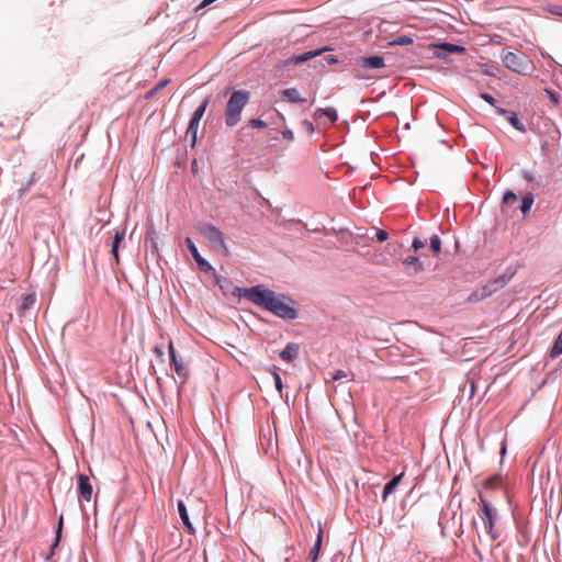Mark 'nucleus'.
<instances>
[{
  "label": "nucleus",
  "mask_w": 562,
  "mask_h": 562,
  "mask_svg": "<svg viewBox=\"0 0 562 562\" xmlns=\"http://www.w3.org/2000/svg\"><path fill=\"white\" fill-rule=\"evenodd\" d=\"M359 65L364 69H380L385 66V60L382 55H369L361 57Z\"/></svg>",
  "instance_id": "nucleus-12"
},
{
  "label": "nucleus",
  "mask_w": 562,
  "mask_h": 562,
  "mask_svg": "<svg viewBox=\"0 0 562 562\" xmlns=\"http://www.w3.org/2000/svg\"><path fill=\"white\" fill-rule=\"evenodd\" d=\"M533 202H535L533 194L530 192L526 193L521 198L520 205H519V210L521 211V213L527 214L531 210Z\"/></svg>",
  "instance_id": "nucleus-25"
},
{
  "label": "nucleus",
  "mask_w": 562,
  "mask_h": 562,
  "mask_svg": "<svg viewBox=\"0 0 562 562\" xmlns=\"http://www.w3.org/2000/svg\"><path fill=\"white\" fill-rule=\"evenodd\" d=\"M200 122V120H194L193 117H190L189 120V124L186 131V138L190 142L191 148H194L196 145Z\"/></svg>",
  "instance_id": "nucleus-16"
},
{
  "label": "nucleus",
  "mask_w": 562,
  "mask_h": 562,
  "mask_svg": "<svg viewBox=\"0 0 562 562\" xmlns=\"http://www.w3.org/2000/svg\"><path fill=\"white\" fill-rule=\"evenodd\" d=\"M271 373L273 376L276 390L280 393V396H282L283 383H282L281 375L278 372V369L276 367H272Z\"/></svg>",
  "instance_id": "nucleus-30"
},
{
  "label": "nucleus",
  "mask_w": 562,
  "mask_h": 562,
  "mask_svg": "<svg viewBox=\"0 0 562 562\" xmlns=\"http://www.w3.org/2000/svg\"><path fill=\"white\" fill-rule=\"evenodd\" d=\"M184 244H186L188 251L194 259L199 270L204 273L215 274L214 267L204 257L201 256V254L199 252V249H198L196 245L194 244V241L192 240V238L186 237Z\"/></svg>",
  "instance_id": "nucleus-6"
},
{
  "label": "nucleus",
  "mask_w": 562,
  "mask_h": 562,
  "mask_svg": "<svg viewBox=\"0 0 562 562\" xmlns=\"http://www.w3.org/2000/svg\"><path fill=\"white\" fill-rule=\"evenodd\" d=\"M60 539H61V535L55 533V538L49 547V553L46 557V562L50 561L52 557L55 553V549L59 546Z\"/></svg>",
  "instance_id": "nucleus-35"
},
{
  "label": "nucleus",
  "mask_w": 562,
  "mask_h": 562,
  "mask_svg": "<svg viewBox=\"0 0 562 562\" xmlns=\"http://www.w3.org/2000/svg\"><path fill=\"white\" fill-rule=\"evenodd\" d=\"M267 122L261 119H251L248 123L241 127V132L246 133L247 130L250 128H266Z\"/></svg>",
  "instance_id": "nucleus-28"
},
{
  "label": "nucleus",
  "mask_w": 562,
  "mask_h": 562,
  "mask_svg": "<svg viewBox=\"0 0 562 562\" xmlns=\"http://www.w3.org/2000/svg\"><path fill=\"white\" fill-rule=\"evenodd\" d=\"M347 376H348V373H347V371H344V370H335L334 372L330 373V379L333 381H339Z\"/></svg>",
  "instance_id": "nucleus-38"
},
{
  "label": "nucleus",
  "mask_w": 562,
  "mask_h": 562,
  "mask_svg": "<svg viewBox=\"0 0 562 562\" xmlns=\"http://www.w3.org/2000/svg\"><path fill=\"white\" fill-rule=\"evenodd\" d=\"M375 238L379 243H384L389 238V234L386 231L383 229H376L375 232Z\"/></svg>",
  "instance_id": "nucleus-41"
},
{
  "label": "nucleus",
  "mask_w": 562,
  "mask_h": 562,
  "mask_svg": "<svg viewBox=\"0 0 562 562\" xmlns=\"http://www.w3.org/2000/svg\"><path fill=\"white\" fill-rule=\"evenodd\" d=\"M502 63L503 65L513 72L518 75L528 76L533 71V63L522 52H505L502 53Z\"/></svg>",
  "instance_id": "nucleus-3"
},
{
  "label": "nucleus",
  "mask_w": 562,
  "mask_h": 562,
  "mask_svg": "<svg viewBox=\"0 0 562 562\" xmlns=\"http://www.w3.org/2000/svg\"><path fill=\"white\" fill-rule=\"evenodd\" d=\"M157 239H158V232L156 231L154 225H150L146 232L145 244L148 245V243H150L151 249H156L157 248V243H156Z\"/></svg>",
  "instance_id": "nucleus-27"
},
{
  "label": "nucleus",
  "mask_w": 562,
  "mask_h": 562,
  "mask_svg": "<svg viewBox=\"0 0 562 562\" xmlns=\"http://www.w3.org/2000/svg\"><path fill=\"white\" fill-rule=\"evenodd\" d=\"M303 126L308 134H313L315 132V125L308 120L303 121Z\"/></svg>",
  "instance_id": "nucleus-43"
},
{
  "label": "nucleus",
  "mask_w": 562,
  "mask_h": 562,
  "mask_svg": "<svg viewBox=\"0 0 562 562\" xmlns=\"http://www.w3.org/2000/svg\"><path fill=\"white\" fill-rule=\"evenodd\" d=\"M40 180V176L36 172H32L29 180L18 190V199H21L31 187Z\"/></svg>",
  "instance_id": "nucleus-24"
},
{
  "label": "nucleus",
  "mask_w": 562,
  "mask_h": 562,
  "mask_svg": "<svg viewBox=\"0 0 562 562\" xmlns=\"http://www.w3.org/2000/svg\"><path fill=\"white\" fill-rule=\"evenodd\" d=\"M484 74H486V75H492V72H491V68H487V69L485 68V69H484Z\"/></svg>",
  "instance_id": "nucleus-54"
},
{
  "label": "nucleus",
  "mask_w": 562,
  "mask_h": 562,
  "mask_svg": "<svg viewBox=\"0 0 562 562\" xmlns=\"http://www.w3.org/2000/svg\"><path fill=\"white\" fill-rule=\"evenodd\" d=\"M414 42V38L412 35H406V34H403V35H400L397 37H395L393 41H392V44L393 45H400V46H403V45H409Z\"/></svg>",
  "instance_id": "nucleus-32"
},
{
  "label": "nucleus",
  "mask_w": 562,
  "mask_h": 562,
  "mask_svg": "<svg viewBox=\"0 0 562 562\" xmlns=\"http://www.w3.org/2000/svg\"><path fill=\"white\" fill-rule=\"evenodd\" d=\"M215 284L218 285L221 290H227L229 285H232V281L228 278L221 277L218 274H213Z\"/></svg>",
  "instance_id": "nucleus-33"
},
{
  "label": "nucleus",
  "mask_w": 562,
  "mask_h": 562,
  "mask_svg": "<svg viewBox=\"0 0 562 562\" xmlns=\"http://www.w3.org/2000/svg\"><path fill=\"white\" fill-rule=\"evenodd\" d=\"M171 366L175 368L176 373L183 379L188 378L189 371L183 366L182 360L178 357L172 341L168 345Z\"/></svg>",
  "instance_id": "nucleus-10"
},
{
  "label": "nucleus",
  "mask_w": 562,
  "mask_h": 562,
  "mask_svg": "<svg viewBox=\"0 0 562 562\" xmlns=\"http://www.w3.org/2000/svg\"><path fill=\"white\" fill-rule=\"evenodd\" d=\"M282 136L288 139V140H293L294 139V133L292 130L290 128H285L284 131H282Z\"/></svg>",
  "instance_id": "nucleus-46"
},
{
  "label": "nucleus",
  "mask_w": 562,
  "mask_h": 562,
  "mask_svg": "<svg viewBox=\"0 0 562 562\" xmlns=\"http://www.w3.org/2000/svg\"><path fill=\"white\" fill-rule=\"evenodd\" d=\"M280 97L283 101L289 103H303L306 102L305 98H302L299 90L295 88H288L280 92Z\"/></svg>",
  "instance_id": "nucleus-18"
},
{
  "label": "nucleus",
  "mask_w": 562,
  "mask_h": 562,
  "mask_svg": "<svg viewBox=\"0 0 562 562\" xmlns=\"http://www.w3.org/2000/svg\"><path fill=\"white\" fill-rule=\"evenodd\" d=\"M177 509H178V513H179V516H180V519H181L184 530L189 535H193L195 532V529H194L192 522L190 521L187 506L182 499L177 501Z\"/></svg>",
  "instance_id": "nucleus-13"
},
{
  "label": "nucleus",
  "mask_w": 562,
  "mask_h": 562,
  "mask_svg": "<svg viewBox=\"0 0 562 562\" xmlns=\"http://www.w3.org/2000/svg\"><path fill=\"white\" fill-rule=\"evenodd\" d=\"M322 544H323V529L319 526L318 533L316 536L314 546L312 547V549L310 551V554H308V558H307V560L310 562H317L318 561V555H319V552H321V549H322Z\"/></svg>",
  "instance_id": "nucleus-19"
},
{
  "label": "nucleus",
  "mask_w": 562,
  "mask_h": 562,
  "mask_svg": "<svg viewBox=\"0 0 562 562\" xmlns=\"http://www.w3.org/2000/svg\"><path fill=\"white\" fill-rule=\"evenodd\" d=\"M494 111L497 115H501V116H505L506 113L509 111V110H506L504 108H501V106H494Z\"/></svg>",
  "instance_id": "nucleus-50"
},
{
  "label": "nucleus",
  "mask_w": 562,
  "mask_h": 562,
  "mask_svg": "<svg viewBox=\"0 0 562 562\" xmlns=\"http://www.w3.org/2000/svg\"><path fill=\"white\" fill-rule=\"evenodd\" d=\"M327 49H328L327 47H324L321 49L308 50L301 55L291 56V57L286 58L285 60H283V65L289 66V65H299V64L305 63V61L321 55L323 52H325Z\"/></svg>",
  "instance_id": "nucleus-11"
},
{
  "label": "nucleus",
  "mask_w": 562,
  "mask_h": 562,
  "mask_svg": "<svg viewBox=\"0 0 562 562\" xmlns=\"http://www.w3.org/2000/svg\"><path fill=\"white\" fill-rule=\"evenodd\" d=\"M36 302V295L34 293L24 294L21 299V304L19 310L21 312H26L34 306Z\"/></svg>",
  "instance_id": "nucleus-23"
},
{
  "label": "nucleus",
  "mask_w": 562,
  "mask_h": 562,
  "mask_svg": "<svg viewBox=\"0 0 562 562\" xmlns=\"http://www.w3.org/2000/svg\"><path fill=\"white\" fill-rule=\"evenodd\" d=\"M60 539H61V535L55 533V538L49 547V553L46 557V562L50 561L52 557L55 553V549L59 546Z\"/></svg>",
  "instance_id": "nucleus-34"
},
{
  "label": "nucleus",
  "mask_w": 562,
  "mask_h": 562,
  "mask_svg": "<svg viewBox=\"0 0 562 562\" xmlns=\"http://www.w3.org/2000/svg\"><path fill=\"white\" fill-rule=\"evenodd\" d=\"M477 513L480 515V518L484 525V528L486 530V533L491 538L492 541L496 540L498 538L497 532L495 531V524L498 519V513L496 508L492 506L490 502H487L484 498L480 499V505Z\"/></svg>",
  "instance_id": "nucleus-5"
},
{
  "label": "nucleus",
  "mask_w": 562,
  "mask_h": 562,
  "mask_svg": "<svg viewBox=\"0 0 562 562\" xmlns=\"http://www.w3.org/2000/svg\"><path fill=\"white\" fill-rule=\"evenodd\" d=\"M547 146H548V143L546 142V143L541 146V149H542V150L547 149Z\"/></svg>",
  "instance_id": "nucleus-55"
},
{
  "label": "nucleus",
  "mask_w": 562,
  "mask_h": 562,
  "mask_svg": "<svg viewBox=\"0 0 562 562\" xmlns=\"http://www.w3.org/2000/svg\"><path fill=\"white\" fill-rule=\"evenodd\" d=\"M169 79H162L157 82L149 91L146 93V99H151L159 90L165 88L169 83Z\"/></svg>",
  "instance_id": "nucleus-29"
},
{
  "label": "nucleus",
  "mask_w": 562,
  "mask_h": 562,
  "mask_svg": "<svg viewBox=\"0 0 562 562\" xmlns=\"http://www.w3.org/2000/svg\"><path fill=\"white\" fill-rule=\"evenodd\" d=\"M550 12L554 15H558V16H561L562 18V5H552L550 8Z\"/></svg>",
  "instance_id": "nucleus-48"
},
{
  "label": "nucleus",
  "mask_w": 562,
  "mask_h": 562,
  "mask_svg": "<svg viewBox=\"0 0 562 562\" xmlns=\"http://www.w3.org/2000/svg\"><path fill=\"white\" fill-rule=\"evenodd\" d=\"M484 297H481V292H474L470 295L469 300L471 302H477V301H481L483 300Z\"/></svg>",
  "instance_id": "nucleus-49"
},
{
  "label": "nucleus",
  "mask_w": 562,
  "mask_h": 562,
  "mask_svg": "<svg viewBox=\"0 0 562 562\" xmlns=\"http://www.w3.org/2000/svg\"><path fill=\"white\" fill-rule=\"evenodd\" d=\"M404 477V472L394 475L385 485L382 493V501L386 502L387 497L397 488Z\"/></svg>",
  "instance_id": "nucleus-17"
},
{
  "label": "nucleus",
  "mask_w": 562,
  "mask_h": 562,
  "mask_svg": "<svg viewBox=\"0 0 562 562\" xmlns=\"http://www.w3.org/2000/svg\"><path fill=\"white\" fill-rule=\"evenodd\" d=\"M484 74H486V75H492V72H491V68H487V69L485 68V69H484Z\"/></svg>",
  "instance_id": "nucleus-53"
},
{
  "label": "nucleus",
  "mask_w": 562,
  "mask_h": 562,
  "mask_svg": "<svg viewBox=\"0 0 562 562\" xmlns=\"http://www.w3.org/2000/svg\"><path fill=\"white\" fill-rule=\"evenodd\" d=\"M425 247V243L418 238V237H415L412 241V248L415 250V251H418L419 249L424 248Z\"/></svg>",
  "instance_id": "nucleus-42"
},
{
  "label": "nucleus",
  "mask_w": 562,
  "mask_h": 562,
  "mask_svg": "<svg viewBox=\"0 0 562 562\" xmlns=\"http://www.w3.org/2000/svg\"><path fill=\"white\" fill-rule=\"evenodd\" d=\"M210 101H211V95H207L206 98H204V100L199 104V106L194 110V112L192 113L191 117H193L194 120H202V117L204 116L205 114V111L210 104Z\"/></svg>",
  "instance_id": "nucleus-26"
},
{
  "label": "nucleus",
  "mask_w": 562,
  "mask_h": 562,
  "mask_svg": "<svg viewBox=\"0 0 562 562\" xmlns=\"http://www.w3.org/2000/svg\"><path fill=\"white\" fill-rule=\"evenodd\" d=\"M338 63V57L336 55H333V54H328V55H325L323 56V58L321 59V64L322 66H325V65H334Z\"/></svg>",
  "instance_id": "nucleus-36"
},
{
  "label": "nucleus",
  "mask_w": 562,
  "mask_h": 562,
  "mask_svg": "<svg viewBox=\"0 0 562 562\" xmlns=\"http://www.w3.org/2000/svg\"><path fill=\"white\" fill-rule=\"evenodd\" d=\"M63 526H64V516L60 515L56 525L55 533L61 535L63 533Z\"/></svg>",
  "instance_id": "nucleus-45"
},
{
  "label": "nucleus",
  "mask_w": 562,
  "mask_h": 562,
  "mask_svg": "<svg viewBox=\"0 0 562 562\" xmlns=\"http://www.w3.org/2000/svg\"><path fill=\"white\" fill-rule=\"evenodd\" d=\"M521 177L527 181V182H532L535 180V175L533 172L529 171V170H521Z\"/></svg>",
  "instance_id": "nucleus-44"
},
{
  "label": "nucleus",
  "mask_w": 562,
  "mask_h": 562,
  "mask_svg": "<svg viewBox=\"0 0 562 562\" xmlns=\"http://www.w3.org/2000/svg\"><path fill=\"white\" fill-rule=\"evenodd\" d=\"M408 274H417L424 270V262L417 256H408L402 261Z\"/></svg>",
  "instance_id": "nucleus-14"
},
{
  "label": "nucleus",
  "mask_w": 562,
  "mask_h": 562,
  "mask_svg": "<svg viewBox=\"0 0 562 562\" xmlns=\"http://www.w3.org/2000/svg\"><path fill=\"white\" fill-rule=\"evenodd\" d=\"M313 117L317 121L326 117L330 124H335L338 120V113L335 108H318L313 113Z\"/></svg>",
  "instance_id": "nucleus-15"
},
{
  "label": "nucleus",
  "mask_w": 562,
  "mask_h": 562,
  "mask_svg": "<svg viewBox=\"0 0 562 562\" xmlns=\"http://www.w3.org/2000/svg\"><path fill=\"white\" fill-rule=\"evenodd\" d=\"M198 231L201 236H203L210 243L214 250L218 251L225 257L229 255V249L225 241L224 234L220 228L211 223L203 222L199 224Z\"/></svg>",
  "instance_id": "nucleus-4"
},
{
  "label": "nucleus",
  "mask_w": 562,
  "mask_h": 562,
  "mask_svg": "<svg viewBox=\"0 0 562 562\" xmlns=\"http://www.w3.org/2000/svg\"><path fill=\"white\" fill-rule=\"evenodd\" d=\"M153 352L160 359L164 360L165 352L160 346H155Z\"/></svg>",
  "instance_id": "nucleus-47"
},
{
  "label": "nucleus",
  "mask_w": 562,
  "mask_h": 562,
  "mask_svg": "<svg viewBox=\"0 0 562 562\" xmlns=\"http://www.w3.org/2000/svg\"><path fill=\"white\" fill-rule=\"evenodd\" d=\"M517 200V195L514 191L512 190H507L505 191L504 195H503V203H509L512 201H516Z\"/></svg>",
  "instance_id": "nucleus-39"
},
{
  "label": "nucleus",
  "mask_w": 562,
  "mask_h": 562,
  "mask_svg": "<svg viewBox=\"0 0 562 562\" xmlns=\"http://www.w3.org/2000/svg\"><path fill=\"white\" fill-rule=\"evenodd\" d=\"M234 295L244 297L272 315L281 319H296L299 316L296 302L285 293H277L263 284H256L249 288L235 286Z\"/></svg>",
  "instance_id": "nucleus-1"
},
{
  "label": "nucleus",
  "mask_w": 562,
  "mask_h": 562,
  "mask_svg": "<svg viewBox=\"0 0 562 562\" xmlns=\"http://www.w3.org/2000/svg\"><path fill=\"white\" fill-rule=\"evenodd\" d=\"M125 232L124 231H116L113 236V241L111 245V254L116 262H119V249L121 243L124 240Z\"/></svg>",
  "instance_id": "nucleus-21"
},
{
  "label": "nucleus",
  "mask_w": 562,
  "mask_h": 562,
  "mask_svg": "<svg viewBox=\"0 0 562 562\" xmlns=\"http://www.w3.org/2000/svg\"><path fill=\"white\" fill-rule=\"evenodd\" d=\"M504 117L515 130L526 132V126L516 112L509 110Z\"/></svg>",
  "instance_id": "nucleus-22"
},
{
  "label": "nucleus",
  "mask_w": 562,
  "mask_h": 562,
  "mask_svg": "<svg viewBox=\"0 0 562 562\" xmlns=\"http://www.w3.org/2000/svg\"><path fill=\"white\" fill-rule=\"evenodd\" d=\"M499 454H501V458H502V459H503V458H504V456L506 454V443H505V442H502V445H501Z\"/></svg>",
  "instance_id": "nucleus-52"
},
{
  "label": "nucleus",
  "mask_w": 562,
  "mask_h": 562,
  "mask_svg": "<svg viewBox=\"0 0 562 562\" xmlns=\"http://www.w3.org/2000/svg\"><path fill=\"white\" fill-rule=\"evenodd\" d=\"M512 276H509L508 278L506 277L505 273L498 276L497 278L491 280L487 282V284H485L482 290H481V297H487L490 295H492L494 292H496L497 290L504 288L507 282L510 280Z\"/></svg>",
  "instance_id": "nucleus-9"
},
{
  "label": "nucleus",
  "mask_w": 562,
  "mask_h": 562,
  "mask_svg": "<svg viewBox=\"0 0 562 562\" xmlns=\"http://www.w3.org/2000/svg\"><path fill=\"white\" fill-rule=\"evenodd\" d=\"M475 393V382L473 380L470 381V391H469V397L471 398Z\"/></svg>",
  "instance_id": "nucleus-51"
},
{
  "label": "nucleus",
  "mask_w": 562,
  "mask_h": 562,
  "mask_svg": "<svg viewBox=\"0 0 562 562\" xmlns=\"http://www.w3.org/2000/svg\"><path fill=\"white\" fill-rule=\"evenodd\" d=\"M299 349L300 347L297 344L289 342L279 356L281 360L292 362L297 357Z\"/></svg>",
  "instance_id": "nucleus-20"
},
{
  "label": "nucleus",
  "mask_w": 562,
  "mask_h": 562,
  "mask_svg": "<svg viewBox=\"0 0 562 562\" xmlns=\"http://www.w3.org/2000/svg\"><path fill=\"white\" fill-rule=\"evenodd\" d=\"M250 100L248 90L238 89L229 93L224 111V122L228 127L236 126L241 120V112Z\"/></svg>",
  "instance_id": "nucleus-2"
},
{
  "label": "nucleus",
  "mask_w": 562,
  "mask_h": 562,
  "mask_svg": "<svg viewBox=\"0 0 562 562\" xmlns=\"http://www.w3.org/2000/svg\"><path fill=\"white\" fill-rule=\"evenodd\" d=\"M429 247L434 254L441 252V239L438 235H432L429 239Z\"/></svg>",
  "instance_id": "nucleus-31"
},
{
  "label": "nucleus",
  "mask_w": 562,
  "mask_h": 562,
  "mask_svg": "<svg viewBox=\"0 0 562 562\" xmlns=\"http://www.w3.org/2000/svg\"><path fill=\"white\" fill-rule=\"evenodd\" d=\"M480 97H481V99H482V100H484V101H485L486 103H488L490 105L495 106V104H496V99H495L492 94H490V93H487V92H482V93L480 94Z\"/></svg>",
  "instance_id": "nucleus-40"
},
{
  "label": "nucleus",
  "mask_w": 562,
  "mask_h": 562,
  "mask_svg": "<svg viewBox=\"0 0 562 562\" xmlns=\"http://www.w3.org/2000/svg\"><path fill=\"white\" fill-rule=\"evenodd\" d=\"M92 492L93 488L89 476L85 473H79L77 475V493L79 499L90 502L92 498Z\"/></svg>",
  "instance_id": "nucleus-7"
},
{
  "label": "nucleus",
  "mask_w": 562,
  "mask_h": 562,
  "mask_svg": "<svg viewBox=\"0 0 562 562\" xmlns=\"http://www.w3.org/2000/svg\"><path fill=\"white\" fill-rule=\"evenodd\" d=\"M435 48L437 57L442 59H447L452 54H462L467 50L464 46L449 42H440L435 45Z\"/></svg>",
  "instance_id": "nucleus-8"
},
{
  "label": "nucleus",
  "mask_w": 562,
  "mask_h": 562,
  "mask_svg": "<svg viewBox=\"0 0 562 562\" xmlns=\"http://www.w3.org/2000/svg\"><path fill=\"white\" fill-rule=\"evenodd\" d=\"M546 94L552 103L558 104L560 102L561 95L557 91L546 89Z\"/></svg>",
  "instance_id": "nucleus-37"
}]
</instances>
